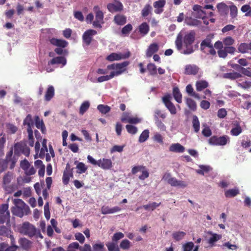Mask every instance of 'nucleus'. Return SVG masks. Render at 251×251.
<instances>
[{"label": "nucleus", "instance_id": "nucleus-34", "mask_svg": "<svg viewBox=\"0 0 251 251\" xmlns=\"http://www.w3.org/2000/svg\"><path fill=\"white\" fill-rule=\"evenodd\" d=\"M225 78L234 80L242 77V75L237 72L227 73L224 74Z\"/></svg>", "mask_w": 251, "mask_h": 251}, {"label": "nucleus", "instance_id": "nucleus-35", "mask_svg": "<svg viewBox=\"0 0 251 251\" xmlns=\"http://www.w3.org/2000/svg\"><path fill=\"white\" fill-rule=\"evenodd\" d=\"M13 177V173L7 172L4 174L2 178V185L10 184Z\"/></svg>", "mask_w": 251, "mask_h": 251}, {"label": "nucleus", "instance_id": "nucleus-3", "mask_svg": "<svg viewBox=\"0 0 251 251\" xmlns=\"http://www.w3.org/2000/svg\"><path fill=\"white\" fill-rule=\"evenodd\" d=\"M21 154L26 156L30 154V149L23 142H17L14 146V155L18 157Z\"/></svg>", "mask_w": 251, "mask_h": 251}, {"label": "nucleus", "instance_id": "nucleus-57", "mask_svg": "<svg viewBox=\"0 0 251 251\" xmlns=\"http://www.w3.org/2000/svg\"><path fill=\"white\" fill-rule=\"evenodd\" d=\"M132 30V26L131 24H128L125 25L122 29L121 32L123 35L126 36L129 34Z\"/></svg>", "mask_w": 251, "mask_h": 251}, {"label": "nucleus", "instance_id": "nucleus-52", "mask_svg": "<svg viewBox=\"0 0 251 251\" xmlns=\"http://www.w3.org/2000/svg\"><path fill=\"white\" fill-rule=\"evenodd\" d=\"M200 169L197 170L196 172L200 175H204L205 173H208L211 169L209 166L200 165Z\"/></svg>", "mask_w": 251, "mask_h": 251}, {"label": "nucleus", "instance_id": "nucleus-45", "mask_svg": "<svg viewBox=\"0 0 251 251\" xmlns=\"http://www.w3.org/2000/svg\"><path fill=\"white\" fill-rule=\"evenodd\" d=\"M11 233V230L4 226H0V236L8 237Z\"/></svg>", "mask_w": 251, "mask_h": 251}, {"label": "nucleus", "instance_id": "nucleus-13", "mask_svg": "<svg viewBox=\"0 0 251 251\" xmlns=\"http://www.w3.org/2000/svg\"><path fill=\"white\" fill-rule=\"evenodd\" d=\"M236 51V48L232 46L225 47L223 50H218V54L220 57L225 58L227 53L234 54Z\"/></svg>", "mask_w": 251, "mask_h": 251}, {"label": "nucleus", "instance_id": "nucleus-2", "mask_svg": "<svg viewBox=\"0 0 251 251\" xmlns=\"http://www.w3.org/2000/svg\"><path fill=\"white\" fill-rule=\"evenodd\" d=\"M128 61H124L121 63H113L108 65L107 66V70L114 71L111 72L113 75V77L115 76H118L123 73L126 70V67L129 65Z\"/></svg>", "mask_w": 251, "mask_h": 251}, {"label": "nucleus", "instance_id": "nucleus-4", "mask_svg": "<svg viewBox=\"0 0 251 251\" xmlns=\"http://www.w3.org/2000/svg\"><path fill=\"white\" fill-rule=\"evenodd\" d=\"M195 40V33L194 32H190L184 36L183 38V42L186 50H184V54H189L193 52L194 50L191 45Z\"/></svg>", "mask_w": 251, "mask_h": 251}, {"label": "nucleus", "instance_id": "nucleus-20", "mask_svg": "<svg viewBox=\"0 0 251 251\" xmlns=\"http://www.w3.org/2000/svg\"><path fill=\"white\" fill-rule=\"evenodd\" d=\"M121 208L118 206H115L113 208H109L108 206H102L101 208V212L103 214H112L117 212L120 211Z\"/></svg>", "mask_w": 251, "mask_h": 251}, {"label": "nucleus", "instance_id": "nucleus-40", "mask_svg": "<svg viewBox=\"0 0 251 251\" xmlns=\"http://www.w3.org/2000/svg\"><path fill=\"white\" fill-rule=\"evenodd\" d=\"M186 103L188 107L192 111H195L197 109L196 102L192 99L187 98L185 99Z\"/></svg>", "mask_w": 251, "mask_h": 251}, {"label": "nucleus", "instance_id": "nucleus-31", "mask_svg": "<svg viewBox=\"0 0 251 251\" xmlns=\"http://www.w3.org/2000/svg\"><path fill=\"white\" fill-rule=\"evenodd\" d=\"M185 22L189 25H199L201 21L198 19L193 18L192 17H185Z\"/></svg>", "mask_w": 251, "mask_h": 251}, {"label": "nucleus", "instance_id": "nucleus-15", "mask_svg": "<svg viewBox=\"0 0 251 251\" xmlns=\"http://www.w3.org/2000/svg\"><path fill=\"white\" fill-rule=\"evenodd\" d=\"M129 57V53L127 54H122L121 53H112L106 57V60L109 61L119 60L122 59H126Z\"/></svg>", "mask_w": 251, "mask_h": 251}, {"label": "nucleus", "instance_id": "nucleus-59", "mask_svg": "<svg viewBox=\"0 0 251 251\" xmlns=\"http://www.w3.org/2000/svg\"><path fill=\"white\" fill-rule=\"evenodd\" d=\"M147 70L151 75H154L157 73L156 66L153 63H149L147 65Z\"/></svg>", "mask_w": 251, "mask_h": 251}, {"label": "nucleus", "instance_id": "nucleus-53", "mask_svg": "<svg viewBox=\"0 0 251 251\" xmlns=\"http://www.w3.org/2000/svg\"><path fill=\"white\" fill-rule=\"evenodd\" d=\"M160 204H161V202L156 203L155 202H153L150 203L148 204L144 205L143 206V208H144L146 210H151L153 211L157 207L159 206Z\"/></svg>", "mask_w": 251, "mask_h": 251}, {"label": "nucleus", "instance_id": "nucleus-36", "mask_svg": "<svg viewBox=\"0 0 251 251\" xmlns=\"http://www.w3.org/2000/svg\"><path fill=\"white\" fill-rule=\"evenodd\" d=\"M239 194V190L238 188H235L234 189H231L226 190L225 195L226 198H232L234 197Z\"/></svg>", "mask_w": 251, "mask_h": 251}, {"label": "nucleus", "instance_id": "nucleus-37", "mask_svg": "<svg viewBox=\"0 0 251 251\" xmlns=\"http://www.w3.org/2000/svg\"><path fill=\"white\" fill-rule=\"evenodd\" d=\"M187 93L191 96L194 97L195 98L200 100L201 97L199 94L194 91V89L191 84H188L186 87Z\"/></svg>", "mask_w": 251, "mask_h": 251}, {"label": "nucleus", "instance_id": "nucleus-47", "mask_svg": "<svg viewBox=\"0 0 251 251\" xmlns=\"http://www.w3.org/2000/svg\"><path fill=\"white\" fill-rule=\"evenodd\" d=\"M108 251H120L119 247L117 243L113 242H108L106 244Z\"/></svg>", "mask_w": 251, "mask_h": 251}, {"label": "nucleus", "instance_id": "nucleus-16", "mask_svg": "<svg viewBox=\"0 0 251 251\" xmlns=\"http://www.w3.org/2000/svg\"><path fill=\"white\" fill-rule=\"evenodd\" d=\"M166 4L165 0H159L153 3L154 12L156 14H160L163 11V7Z\"/></svg>", "mask_w": 251, "mask_h": 251}, {"label": "nucleus", "instance_id": "nucleus-18", "mask_svg": "<svg viewBox=\"0 0 251 251\" xmlns=\"http://www.w3.org/2000/svg\"><path fill=\"white\" fill-rule=\"evenodd\" d=\"M51 44L59 48H65L68 45V42L63 39L52 38L50 40Z\"/></svg>", "mask_w": 251, "mask_h": 251}, {"label": "nucleus", "instance_id": "nucleus-39", "mask_svg": "<svg viewBox=\"0 0 251 251\" xmlns=\"http://www.w3.org/2000/svg\"><path fill=\"white\" fill-rule=\"evenodd\" d=\"M186 235V233L183 231H176L173 233L172 236L174 240L179 241L184 238Z\"/></svg>", "mask_w": 251, "mask_h": 251}, {"label": "nucleus", "instance_id": "nucleus-25", "mask_svg": "<svg viewBox=\"0 0 251 251\" xmlns=\"http://www.w3.org/2000/svg\"><path fill=\"white\" fill-rule=\"evenodd\" d=\"M19 243L25 250L28 251L31 246L32 242L25 238H21L19 240Z\"/></svg>", "mask_w": 251, "mask_h": 251}, {"label": "nucleus", "instance_id": "nucleus-10", "mask_svg": "<svg viewBox=\"0 0 251 251\" xmlns=\"http://www.w3.org/2000/svg\"><path fill=\"white\" fill-rule=\"evenodd\" d=\"M171 96L167 94L162 98V101L172 114L176 113V109L175 105L171 101Z\"/></svg>", "mask_w": 251, "mask_h": 251}, {"label": "nucleus", "instance_id": "nucleus-22", "mask_svg": "<svg viewBox=\"0 0 251 251\" xmlns=\"http://www.w3.org/2000/svg\"><path fill=\"white\" fill-rule=\"evenodd\" d=\"M199 71V68L196 65H188L185 66V74L186 75H196Z\"/></svg>", "mask_w": 251, "mask_h": 251}, {"label": "nucleus", "instance_id": "nucleus-44", "mask_svg": "<svg viewBox=\"0 0 251 251\" xmlns=\"http://www.w3.org/2000/svg\"><path fill=\"white\" fill-rule=\"evenodd\" d=\"M24 125H27V128H32L34 123L32 118V116L30 114H28L25 118L24 120Z\"/></svg>", "mask_w": 251, "mask_h": 251}, {"label": "nucleus", "instance_id": "nucleus-27", "mask_svg": "<svg viewBox=\"0 0 251 251\" xmlns=\"http://www.w3.org/2000/svg\"><path fill=\"white\" fill-rule=\"evenodd\" d=\"M54 96V88L53 86L50 85L48 86V89L46 92L45 95V100L47 101H49Z\"/></svg>", "mask_w": 251, "mask_h": 251}, {"label": "nucleus", "instance_id": "nucleus-12", "mask_svg": "<svg viewBox=\"0 0 251 251\" xmlns=\"http://www.w3.org/2000/svg\"><path fill=\"white\" fill-rule=\"evenodd\" d=\"M97 32L94 29H88L84 32L82 35L83 41L86 45H90L93 40V36L96 35Z\"/></svg>", "mask_w": 251, "mask_h": 251}, {"label": "nucleus", "instance_id": "nucleus-55", "mask_svg": "<svg viewBox=\"0 0 251 251\" xmlns=\"http://www.w3.org/2000/svg\"><path fill=\"white\" fill-rule=\"evenodd\" d=\"M114 21L119 25H123L126 23V17H114Z\"/></svg>", "mask_w": 251, "mask_h": 251}, {"label": "nucleus", "instance_id": "nucleus-1", "mask_svg": "<svg viewBox=\"0 0 251 251\" xmlns=\"http://www.w3.org/2000/svg\"><path fill=\"white\" fill-rule=\"evenodd\" d=\"M14 206L11 208V212L13 215L22 218L24 215H28L30 211L28 205L21 199H15L13 201Z\"/></svg>", "mask_w": 251, "mask_h": 251}, {"label": "nucleus", "instance_id": "nucleus-29", "mask_svg": "<svg viewBox=\"0 0 251 251\" xmlns=\"http://www.w3.org/2000/svg\"><path fill=\"white\" fill-rule=\"evenodd\" d=\"M139 32L142 36H144L148 34L150 30L149 25L147 23L144 22L141 24L138 27Z\"/></svg>", "mask_w": 251, "mask_h": 251}, {"label": "nucleus", "instance_id": "nucleus-43", "mask_svg": "<svg viewBox=\"0 0 251 251\" xmlns=\"http://www.w3.org/2000/svg\"><path fill=\"white\" fill-rule=\"evenodd\" d=\"M27 132L28 134V144L31 147H33L34 144V139L33 135V130L31 127L27 128Z\"/></svg>", "mask_w": 251, "mask_h": 251}, {"label": "nucleus", "instance_id": "nucleus-51", "mask_svg": "<svg viewBox=\"0 0 251 251\" xmlns=\"http://www.w3.org/2000/svg\"><path fill=\"white\" fill-rule=\"evenodd\" d=\"M131 245L130 242L127 239H124L122 241L120 244V248L124 250H128Z\"/></svg>", "mask_w": 251, "mask_h": 251}, {"label": "nucleus", "instance_id": "nucleus-23", "mask_svg": "<svg viewBox=\"0 0 251 251\" xmlns=\"http://www.w3.org/2000/svg\"><path fill=\"white\" fill-rule=\"evenodd\" d=\"M158 46L156 43L151 44L148 47L146 51V56L148 57H151L158 50Z\"/></svg>", "mask_w": 251, "mask_h": 251}, {"label": "nucleus", "instance_id": "nucleus-38", "mask_svg": "<svg viewBox=\"0 0 251 251\" xmlns=\"http://www.w3.org/2000/svg\"><path fill=\"white\" fill-rule=\"evenodd\" d=\"M212 235V236L208 240V243L213 246L214 243L220 240L222 238V235L220 234H217L216 233H212L211 232L209 233Z\"/></svg>", "mask_w": 251, "mask_h": 251}, {"label": "nucleus", "instance_id": "nucleus-58", "mask_svg": "<svg viewBox=\"0 0 251 251\" xmlns=\"http://www.w3.org/2000/svg\"><path fill=\"white\" fill-rule=\"evenodd\" d=\"M194 248V244L192 242H188L182 245L183 251H192Z\"/></svg>", "mask_w": 251, "mask_h": 251}, {"label": "nucleus", "instance_id": "nucleus-19", "mask_svg": "<svg viewBox=\"0 0 251 251\" xmlns=\"http://www.w3.org/2000/svg\"><path fill=\"white\" fill-rule=\"evenodd\" d=\"M217 8L219 13L221 15H226L228 13L229 8L224 2L219 3L217 5Z\"/></svg>", "mask_w": 251, "mask_h": 251}, {"label": "nucleus", "instance_id": "nucleus-54", "mask_svg": "<svg viewBox=\"0 0 251 251\" xmlns=\"http://www.w3.org/2000/svg\"><path fill=\"white\" fill-rule=\"evenodd\" d=\"M93 251H105L104 243L100 242L93 245Z\"/></svg>", "mask_w": 251, "mask_h": 251}, {"label": "nucleus", "instance_id": "nucleus-8", "mask_svg": "<svg viewBox=\"0 0 251 251\" xmlns=\"http://www.w3.org/2000/svg\"><path fill=\"white\" fill-rule=\"evenodd\" d=\"M20 167L24 171L25 174L30 176L34 175L36 171L33 166H31L29 161L25 159L20 162Z\"/></svg>", "mask_w": 251, "mask_h": 251}, {"label": "nucleus", "instance_id": "nucleus-33", "mask_svg": "<svg viewBox=\"0 0 251 251\" xmlns=\"http://www.w3.org/2000/svg\"><path fill=\"white\" fill-rule=\"evenodd\" d=\"M208 86V83L205 80H199L196 82V87L198 91H201Z\"/></svg>", "mask_w": 251, "mask_h": 251}, {"label": "nucleus", "instance_id": "nucleus-24", "mask_svg": "<svg viewBox=\"0 0 251 251\" xmlns=\"http://www.w3.org/2000/svg\"><path fill=\"white\" fill-rule=\"evenodd\" d=\"M108 9L111 11H119L122 9L123 5L119 1H115L113 3H109L107 5Z\"/></svg>", "mask_w": 251, "mask_h": 251}, {"label": "nucleus", "instance_id": "nucleus-42", "mask_svg": "<svg viewBox=\"0 0 251 251\" xmlns=\"http://www.w3.org/2000/svg\"><path fill=\"white\" fill-rule=\"evenodd\" d=\"M212 45L211 38L207 36L205 39L201 42V50H203L205 47H211Z\"/></svg>", "mask_w": 251, "mask_h": 251}, {"label": "nucleus", "instance_id": "nucleus-32", "mask_svg": "<svg viewBox=\"0 0 251 251\" xmlns=\"http://www.w3.org/2000/svg\"><path fill=\"white\" fill-rule=\"evenodd\" d=\"M73 176L72 170L64 171L63 175L62 181L64 185H67L70 181V178Z\"/></svg>", "mask_w": 251, "mask_h": 251}, {"label": "nucleus", "instance_id": "nucleus-21", "mask_svg": "<svg viewBox=\"0 0 251 251\" xmlns=\"http://www.w3.org/2000/svg\"><path fill=\"white\" fill-rule=\"evenodd\" d=\"M67 63V61L66 58L63 56H58L56 57L53 58L51 60H50L49 63L48 65H54V64H61L63 66L66 65Z\"/></svg>", "mask_w": 251, "mask_h": 251}, {"label": "nucleus", "instance_id": "nucleus-26", "mask_svg": "<svg viewBox=\"0 0 251 251\" xmlns=\"http://www.w3.org/2000/svg\"><path fill=\"white\" fill-rule=\"evenodd\" d=\"M238 51L241 53H245L251 50V42L250 43H241L238 47Z\"/></svg>", "mask_w": 251, "mask_h": 251}, {"label": "nucleus", "instance_id": "nucleus-5", "mask_svg": "<svg viewBox=\"0 0 251 251\" xmlns=\"http://www.w3.org/2000/svg\"><path fill=\"white\" fill-rule=\"evenodd\" d=\"M229 141L230 138L227 135L220 137L213 136L208 140L209 144L214 146H225Z\"/></svg>", "mask_w": 251, "mask_h": 251}, {"label": "nucleus", "instance_id": "nucleus-14", "mask_svg": "<svg viewBox=\"0 0 251 251\" xmlns=\"http://www.w3.org/2000/svg\"><path fill=\"white\" fill-rule=\"evenodd\" d=\"M98 166L103 170H109L113 165L111 159L102 158L99 160Z\"/></svg>", "mask_w": 251, "mask_h": 251}, {"label": "nucleus", "instance_id": "nucleus-63", "mask_svg": "<svg viewBox=\"0 0 251 251\" xmlns=\"http://www.w3.org/2000/svg\"><path fill=\"white\" fill-rule=\"evenodd\" d=\"M76 168L78 169L77 172L79 174L85 173L87 169V167L82 162H79L76 166Z\"/></svg>", "mask_w": 251, "mask_h": 251}, {"label": "nucleus", "instance_id": "nucleus-30", "mask_svg": "<svg viewBox=\"0 0 251 251\" xmlns=\"http://www.w3.org/2000/svg\"><path fill=\"white\" fill-rule=\"evenodd\" d=\"M173 95L175 100L178 103L182 102V94L177 87H175L173 89Z\"/></svg>", "mask_w": 251, "mask_h": 251}, {"label": "nucleus", "instance_id": "nucleus-11", "mask_svg": "<svg viewBox=\"0 0 251 251\" xmlns=\"http://www.w3.org/2000/svg\"><path fill=\"white\" fill-rule=\"evenodd\" d=\"M85 21L88 24H93L95 28H101V25L104 23L103 17H86Z\"/></svg>", "mask_w": 251, "mask_h": 251}, {"label": "nucleus", "instance_id": "nucleus-7", "mask_svg": "<svg viewBox=\"0 0 251 251\" xmlns=\"http://www.w3.org/2000/svg\"><path fill=\"white\" fill-rule=\"evenodd\" d=\"M10 212L8 210V204H2L0 205V224L10 221Z\"/></svg>", "mask_w": 251, "mask_h": 251}, {"label": "nucleus", "instance_id": "nucleus-61", "mask_svg": "<svg viewBox=\"0 0 251 251\" xmlns=\"http://www.w3.org/2000/svg\"><path fill=\"white\" fill-rule=\"evenodd\" d=\"M223 42L225 47L231 46L234 43V40L231 37L228 36L223 39Z\"/></svg>", "mask_w": 251, "mask_h": 251}, {"label": "nucleus", "instance_id": "nucleus-50", "mask_svg": "<svg viewBox=\"0 0 251 251\" xmlns=\"http://www.w3.org/2000/svg\"><path fill=\"white\" fill-rule=\"evenodd\" d=\"M97 109L102 114H105L110 111V107L107 105L99 104Z\"/></svg>", "mask_w": 251, "mask_h": 251}, {"label": "nucleus", "instance_id": "nucleus-28", "mask_svg": "<svg viewBox=\"0 0 251 251\" xmlns=\"http://www.w3.org/2000/svg\"><path fill=\"white\" fill-rule=\"evenodd\" d=\"M184 147L179 143L173 144L169 148V151L175 152H183Z\"/></svg>", "mask_w": 251, "mask_h": 251}, {"label": "nucleus", "instance_id": "nucleus-60", "mask_svg": "<svg viewBox=\"0 0 251 251\" xmlns=\"http://www.w3.org/2000/svg\"><path fill=\"white\" fill-rule=\"evenodd\" d=\"M78 248H79V244L76 242H74L68 246L66 251H76V250H79Z\"/></svg>", "mask_w": 251, "mask_h": 251}, {"label": "nucleus", "instance_id": "nucleus-41", "mask_svg": "<svg viewBox=\"0 0 251 251\" xmlns=\"http://www.w3.org/2000/svg\"><path fill=\"white\" fill-rule=\"evenodd\" d=\"M47 140L44 139L42 141V147L40 150L39 157L41 158H44L45 156V153L48 151V148L47 146Z\"/></svg>", "mask_w": 251, "mask_h": 251}, {"label": "nucleus", "instance_id": "nucleus-9", "mask_svg": "<svg viewBox=\"0 0 251 251\" xmlns=\"http://www.w3.org/2000/svg\"><path fill=\"white\" fill-rule=\"evenodd\" d=\"M13 149L11 148L6 154L5 158L4 159L7 163V166L9 165V169L12 170L15 166L16 163L17 162L18 157L13 155Z\"/></svg>", "mask_w": 251, "mask_h": 251}, {"label": "nucleus", "instance_id": "nucleus-62", "mask_svg": "<svg viewBox=\"0 0 251 251\" xmlns=\"http://www.w3.org/2000/svg\"><path fill=\"white\" fill-rule=\"evenodd\" d=\"M125 235L124 234L121 232H118L114 234L112 237V241L117 243L119 240L123 238Z\"/></svg>", "mask_w": 251, "mask_h": 251}, {"label": "nucleus", "instance_id": "nucleus-6", "mask_svg": "<svg viewBox=\"0 0 251 251\" xmlns=\"http://www.w3.org/2000/svg\"><path fill=\"white\" fill-rule=\"evenodd\" d=\"M21 232L29 237H32L36 235V229L29 222H25L21 226Z\"/></svg>", "mask_w": 251, "mask_h": 251}, {"label": "nucleus", "instance_id": "nucleus-46", "mask_svg": "<svg viewBox=\"0 0 251 251\" xmlns=\"http://www.w3.org/2000/svg\"><path fill=\"white\" fill-rule=\"evenodd\" d=\"M192 124L195 132H198L200 130V124L198 117L196 115L193 117Z\"/></svg>", "mask_w": 251, "mask_h": 251}, {"label": "nucleus", "instance_id": "nucleus-17", "mask_svg": "<svg viewBox=\"0 0 251 251\" xmlns=\"http://www.w3.org/2000/svg\"><path fill=\"white\" fill-rule=\"evenodd\" d=\"M168 184L173 187H178L180 188H185L187 186V184L186 182L177 180L176 177H174L170 179Z\"/></svg>", "mask_w": 251, "mask_h": 251}, {"label": "nucleus", "instance_id": "nucleus-56", "mask_svg": "<svg viewBox=\"0 0 251 251\" xmlns=\"http://www.w3.org/2000/svg\"><path fill=\"white\" fill-rule=\"evenodd\" d=\"M2 188L7 194H11L15 190V186L14 184L3 185Z\"/></svg>", "mask_w": 251, "mask_h": 251}, {"label": "nucleus", "instance_id": "nucleus-64", "mask_svg": "<svg viewBox=\"0 0 251 251\" xmlns=\"http://www.w3.org/2000/svg\"><path fill=\"white\" fill-rule=\"evenodd\" d=\"M242 131L241 127L239 125H237L235 127L232 128L230 131L231 134L233 136H238Z\"/></svg>", "mask_w": 251, "mask_h": 251}, {"label": "nucleus", "instance_id": "nucleus-49", "mask_svg": "<svg viewBox=\"0 0 251 251\" xmlns=\"http://www.w3.org/2000/svg\"><path fill=\"white\" fill-rule=\"evenodd\" d=\"M90 107V103L88 101H84L80 105L79 108V113L83 115L84 113Z\"/></svg>", "mask_w": 251, "mask_h": 251}, {"label": "nucleus", "instance_id": "nucleus-48", "mask_svg": "<svg viewBox=\"0 0 251 251\" xmlns=\"http://www.w3.org/2000/svg\"><path fill=\"white\" fill-rule=\"evenodd\" d=\"M149 130L148 129L144 130L139 138V142L140 143H143L145 142L149 137Z\"/></svg>", "mask_w": 251, "mask_h": 251}]
</instances>
